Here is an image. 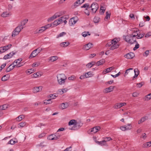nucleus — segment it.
Segmentation results:
<instances>
[{
	"label": "nucleus",
	"mask_w": 151,
	"mask_h": 151,
	"mask_svg": "<svg viewBox=\"0 0 151 151\" xmlns=\"http://www.w3.org/2000/svg\"><path fill=\"white\" fill-rule=\"evenodd\" d=\"M123 39L127 42L132 44L136 42V37H133L132 35L123 36Z\"/></svg>",
	"instance_id": "1"
},
{
	"label": "nucleus",
	"mask_w": 151,
	"mask_h": 151,
	"mask_svg": "<svg viewBox=\"0 0 151 151\" xmlns=\"http://www.w3.org/2000/svg\"><path fill=\"white\" fill-rule=\"evenodd\" d=\"M57 78L59 84L62 85L65 83L67 77L64 74H60L57 75Z\"/></svg>",
	"instance_id": "2"
},
{
	"label": "nucleus",
	"mask_w": 151,
	"mask_h": 151,
	"mask_svg": "<svg viewBox=\"0 0 151 151\" xmlns=\"http://www.w3.org/2000/svg\"><path fill=\"white\" fill-rule=\"evenodd\" d=\"M24 27H21L19 25L17 26L12 32V36L14 37L18 35L21 30Z\"/></svg>",
	"instance_id": "3"
},
{
	"label": "nucleus",
	"mask_w": 151,
	"mask_h": 151,
	"mask_svg": "<svg viewBox=\"0 0 151 151\" xmlns=\"http://www.w3.org/2000/svg\"><path fill=\"white\" fill-rule=\"evenodd\" d=\"M90 8H91V12L93 14H95L99 8L98 4L96 3H93L91 5Z\"/></svg>",
	"instance_id": "4"
},
{
	"label": "nucleus",
	"mask_w": 151,
	"mask_h": 151,
	"mask_svg": "<svg viewBox=\"0 0 151 151\" xmlns=\"http://www.w3.org/2000/svg\"><path fill=\"white\" fill-rule=\"evenodd\" d=\"M83 124L81 122H77L76 121L75 125L72 127L70 129L72 130H76L78 129L83 125Z\"/></svg>",
	"instance_id": "5"
},
{
	"label": "nucleus",
	"mask_w": 151,
	"mask_h": 151,
	"mask_svg": "<svg viewBox=\"0 0 151 151\" xmlns=\"http://www.w3.org/2000/svg\"><path fill=\"white\" fill-rule=\"evenodd\" d=\"M12 46L11 44H9L4 47H0V53H1L5 51L8 50Z\"/></svg>",
	"instance_id": "6"
},
{
	"label": "nucleus",
	"mask_w": 151,
	"mask_h": 151,
	"mask_svg": "<svg viewBox=\"0 0 151 151\" xmlns=\"http://www.w3.org/2000/svg\"><path fill=\"white\" fill-rule=\"evenodd\" d=\"M78 18L77 17H74L71 18L69 21V24L70 25L75 24L77 21Z\"/></svg>",
	"instance_id": "7"
},
{
	"label": "nucleus",
	"mask_w": 151,
	"mask_h": 151,
	"mask_svg": "<svg viewBox=\"0 0 151 151\" xmlns=\"http://www.w3.org/2000/svg\"><path fill=\"white\" fill-rule=\"evenodd\" d=\"M93 44L92 43H89L84 45L83 47L84 50H88L92 47Z\"/></svg>",
	"instance_id": "8"
},
{
	"label": "nucleus",
	"mask_w": 151,
	"mask_h": 151,
	"mask_svg": "<svg viewBox=\"0 0 151 151\" xmlns=\"http://www.w3.org/2000/svg\"><path fill=\"white\" fill-rule=\"evenodd\" d=\"M125 58L127 59H131L134 56V54L132 52H130L129 53L126 54L124 56Z\"/></svg>",
	"instance_id": "9"
},
{
	"label": "nucleus",
	"mask_w": 151,
	"mask_h": 151,
	"mask_svg": "<svg viewBox=\"0 0 151 151\" xmlns=\"http://www.w3.org/2000/svg\"><path fill=\"white\" fill-rule=\"evenodd\" d=\"M15 54V52H10L9 53L5 55L3 58V59L4 60H6L10 58Z\"/></svg>",
	"instance_id": "10"
},
{
	"label": "nucleus",
	"mask_w": 151,
	"mask_h": 151,
	"mask_svg": "<svg viewBox=\"0 0 151 151\" xmlns=\"http://www.w3.org/2000/svg\"><path fill=\"white\" fill-rule=\"evenodd\" d=\"M118 39H116V38L112 40L111 41H110L108 42L106 45V47H109L111 46V45H112L114 43H116L117 42H118Z\"/></svg>",
	"instance_id": "11"
},
{
	"label": "nucleus",
	"mask_w": 151,
	"mask_h": 151,
	"mask_svg": "<svg viewBox=\"0 0 151 151\" xmlns=\"http://www.w3.org/2000/svg\"><path fill=\"white\" fill-rule=\"evenodd\" d=\"M114 68L113 66L108 68L105 69L103 72V73L104 74H106V73H108L112 70Z\"/></svg>",
	"instance_id": "12"
},
{
	"label": "nucleus",
	"mask_w": 151,
	"mask_h": 151,
	"mask_svg": "<svg viewBox=\"0 0 151 151\" xmlns=\"http://www.w3.org/2000/svg\"><path fill=\"white\" fill-rule=\"evenodd\" d=\"M100 129V127L99 126H97L91 129V132L95 133L97 132Z\"/></svg>",
	"instance_id": "13"
},
{
	"label": "nucleus",
	"mask_w": 151,
	"mask_h": 151,
	"mask_svg": "<svg viewBox=\"0 0 151 151\" xmlns=\"http://www.w3.org/2000/svg\"><path fill=\"white\" fill-rule=\"evenodd\" d=\"M114 86H110L109 88H106L105 89V93H108L112 91L113 90Z\"/></svg>",
	"instance_id": "14"
},
{
	"label": "nucleus",
	"mask_w": 151,
	"mask_h": 151,
	"mask_svg": "<svg viewBox=\"0 0 151 151\" xmlns=\"http://www.w3.org/2000/svg\"><path fill=\"white\" fill-rule=\"evenodd\" d=\"M36 50H35L32 52L29 57V58H34L38 54V53L36 51Z\"/></svg>",
	"instance_id": "15"
},
{
	"label": "nucleus",
	"mask_w": 151,
	"mask_h": 151,
	"mask_svg": "<svg viewBox=\"0 0 151 151\" xmlns=\"http://www.w3.org/2000/svg\"><path fill=\"white\" fill-rule=\"evenodd\" d=\"M47 139L48 140H56L54 134H50L47 137Z\"/></svg>",
	"instance_id": "16"
},
{
	"label": "nucleus",
	"mask_w": 151,
	"mask_h": 151,
	"mask_svg": "<svg viewBox=\"0 0 151 151\" xmlns=\"http://www.w3.org/2000/svg\"><path fill=\"white\" fill-rule=\"evenodd\" d=\"M116 43H114L110 47L109 49L110 50H113L117 48L118 47L119 45Z\"/></svg>",
	"instance_id": "17"
},
{
	"label": "nucleus",
	"mask_w": 151,
	"mask_h": 151,
	"mask_svg": "<svg viewBox=\"0 0 151 151\" xmlns=\"http://www.w3.org/2000/svg\"><path fill=\"white\" fill-rule=\"evenodd\" d=\"M42 86L36 87L34 88L33 91L34 93H37L40 91V90L42 89Z\"/></svg>",
	"instance_id": "18"
},
{
	"label": "nucleus",
	"mask_w": 151,
	"mask_h": 151,
	"mask_svg": "<svg viewBox=\"0 0 151 151\" xmlns=\"http://www.w3.org/2000/svg\"><path fill=\"white\" fill-rule=\"evenodd\" d=\"M126 104V103H118L116 105L115 108H120L122 106H124Z\"/></svg>",
	"instance_id": "19"
},
{
	"label": "nucleus",
	"mask_w": 151,
	"mask_h": 151,
	"mask_svg": "<svg viewBox=\"0 0 151 151\" xmlns=\"http://www.w3.org/2000/svg\"><path fill=\"white\" fill-rule=\"evenodd\" d=\"M58 59V57L57 56H51L49 58V61L50 62H54L56 60H57Z\"/></svg>",
	"instance_id": "20"
},
{
	"label": "nucleus",
	"mask_w": 151,
	"mask_h": 151,
	"mask_svg": "<svg viewBox=\"0 0 151 151\" xmlns=\"http://www.w3.org/2000/svg\"><path fill=\"white\" fill-rule=\"evenodd\" d=\"M68 106V103L67 102L63 103L60 105V108L62 109H64L67 108Z\"/></svg>",
	"instance_id": "21"
},
{
	"label": "nucleus",
	"mask_w": 151,
	"mask_h": 151,
	"mask_svg": "<svg viewBox=\"0 0 151 151\" xmlns=\"http://www.w3.org/2000/svg\"><path fill=\"white\" fill-rule=\"evenodd\" d=\"M69 44L70 43L68 42H63L60 44V46L61 47H65L69 45Z\"/></svg>",
	"instance_id": "22"
},
{
	"label": "nucleus",
	"mask_w": 151,
	"mask_h": 151,
	"mask_svg": "<svg viewBox=\"0 0 151 151\" xmlns=\"http://www.w3.org/2000/svg\"><path fill=\"white\" fill-rule=\"evenodd\" d=\"M58 132L57 131L54 134L56 140L59 139L62 135L61 133H58Z\"/></svg>",
	"instance_id": "23"
},
{
	"label": "nucleus",
	"mask_w": 151,
	"mask_h": 151,
	"mask_svg": "<svg viewBox=\"0 0 151 151\" xmlns=\"http://www.w3.org/2000/svg\"><path fill=\"white\" fill-rule=\"evenodd\" d=\"M96 142L99 145H101V146L106 145V141H104V140H103L100 142L96 141Z\"/></svg>",
	"instance_id": "24"
},
{
	"label": "nucleus",
	"mask_w": 151,
	"mask_h": 151,
	"mask_svg": "<svg viewBox=\"0 0 151 151\" xmlns=\"http://www.w3.org/2000/svg\"><path fill=\"white\" fill-rule=\"evenodd\" d=\"M105 62L104 59H102L98 61L96 63V65H100L103 64Z\"/></svg>",
	"instance_id": "25"
},
{
	"label": "nucleus",
	"mask_w": 151,
	"mask_h": 151,
	"mask_svg": "<svg viewBox=\"0 0 151 151\" xmlns=\"http://www.w3.org/2000/svg\"><path fill=\"white\" fill-rule=\"evenodd\" d=\"M8 105L7 104H4L3 105L0 106V110H4L8 108Z\"/></svg>",
	"instance_id": "26"
},
{
	"label": "nucleus",
	"mask_w": 151,
	"mask_h": 151,
	"mask_svg": "<svg viewBox=\"0 0 151 151\" xmlns=\"http://www.w3.org/2000/svg\"><path fill=\"white\" fill-rule=\"evenodd\" d=\"M133 31L134 32H133L131 35L133 37H136L138 34L137 32L139 31V30L137 29H135Z\"/></svg>",
	"instance_id": "27"
},
{
	"label": "nucleus",
	"mask_w": 151,
	"mask_h": 151,
	"mask_svg": "<svg viewBox=\"0 0 151 151\" xmlns=\"http://www.w3.org/2000/svg\"><path fill=\"white\" fill-rule=\"evenodd\" d=\"M9 15V13L6 12H4L1 14V16L3 17H8Z\"/></svg>",
	"instance_id": "28"
},
{
	"label": "nucleus",
	"mask_w": 151,
	"mask_h": 151,
	"mask_svg": "<svg viewBox=\"0 0 151 151\" xmlns=\"http://www.w3.org/2000/svg\"><path fill=\"white\" fill-rule=\"evenodd\" d=\"M28 21V19H25L24 20L22 21L21 23V24L19 26L21 27H24L23 26L25 25L26 23H27Z\"/></svg>",
	"instance_id": "29"
},
{
	"label": "nucleus",
	"mask_w": 151,
	"mask_h": 151,
	"mask_svg": "<svg viewBox=\"0 0 151 151\" xmlns=\"http://www.w3.org/2000/svg\"><path fill=\"white\" fill-rule=\"evenodd\" d=\"M9 75L8 74L5 75L1 78V80L2 81H7L9 78Z\"/></svg>",
	"instance_id": "30"
},
{
	"label": "nucleus",
	"mask_w": 151,
	"mask_h": 151,
	"mask_svg": "<svg viewBox=\"0 0 151 151\" xmlns=\"http://www.w3.org/2000/svg\"><path fill=\"white\" fill-rule=\"evenodd\" d=\"M76 121V120L72 119L68 123L69 125H73L74 126Z\"/></svg>",
	"instance_id": "31"
},
{
	"label": "nucleus",
	"mask_w": 151,
	"mask_h": 151,
	"mask_svg": "<svg viewBox=\"0 0 151 151\" xmlns=\"http://www.w3.org/2000/svg\"><path fill=\"white\" fill-rule=\"evenodd\" d=\"M24 118L23 115H21L16 118V120L17 121H20Z\"/></svg>",
	"instance_id": "32"
},
{
	"label": "nucleus",
	"mask_w": 151,
	"mask_h": 151,
	"mask_svg": "<svg viewBox=\"0 0 151 151\" xmlns=\"http://www.w3.org/2000/svg\"><path fill=\"white\" fill-rule=\"evenodd\" d=\"M66 34V33L65 32H62L57 35L56 38H58L60 37H62L64 35H65Z\"/></svg>",
	"instance_id": "33"
},
{
	"label": "nucleus",
	"mask_w": 151,
	"mask_h": 151,
	"mask_svg": "<svg viewBox=\"0 0 151 151\" xmlns=\"http://www.w3.org/2000/svg\"><path fill=\"white\" fill-rule=\"evenodd\" d=\"M151 99V93H150L145 96L144 99L148 101Z\"/></svg>",
	"instance_id": "34"
},
{
	"label": "nucleus",
	"mask_w": 151,
	"mask_h": 151,
	"mask_svg": "<svg viewBox=\"0 0 151 151\" xmlns=\"http://www.w3.org/2000/svg\"><path fill=\"white\" fill-rule=\"evenodd\" d=\"M56 18L57 17L55 16V15H54L52 17L49 18L47 21L48 22H51Z\"/></svg>",
	"instance_id": "35"
},
{
	"label": "nucleus",
	"mask_w": 151,
	"mask_h": 151,
	"mask_svg": "<svg viewBox=\"0 0 151 151\" xmlns=\"http://www.w3.org/2000/svg\"><path fill=\"white\" fill-rule=\"evenodd\" d=\"M45 30V29L44 27H42L39 29L37 30L36 32L37 33H40L42 32Z\"/></svg>",
	"instance_id": "36"
},
{
	"label": "nucleus",
	"mask_w": 151,
	"mask_h": 151,
	"mask_svg": "<svg viewBox=\"0 0 151 151\" xmlns=\"http://www.w3.org/2000/svg\"><path fill=\"white\" fill-rule=\"evenodd\" d=\"M85 75L86 76V78L91 77L93 76V74L91 73V72H89L86 73Z\"/></svg>",
	"instance_id": "37"
},
{
	"label": "nucleus",
	"mask_w": 151,
	"mask_h": 151,
	"mask_svg": "<svg viewBox=\"0 0 151 151\" xmlns=\"http://www.w3.org/2000/svg\"><path fill=\"white\" fill-rule=\"evenodd\" d=\"M103 139H104V140L106 141V143L107 142H108L110 141V140H112V138L110 137H104L103 138Z\"/></svg>",
	"instance_id": "38"
},
{
	"label": "nucleus",
	"mask_w": 151,
	"mask_h": 151,
	"mask_svg": "<svg viewBox=\"0 0 151 151\" xmlns=\"http://www.w3.org/2000/svg\"><path fill=\"white\" fill-rule=\"evenodd\" d=\"M93 20L95 23H97L99 21L100 18L99 17H95L94 18Z\"/></svg>",
	"instance_id": "39"
},
{
	"label": "nucleus",
	"mask_w": 151,
	"mask_h": 151,
	"mask_svg": "<svg viewBox=\"0 0 151 151\" xmlns=\"http://www.w3.org/2000/svg\"><path fill=\"white\" fill-rule=\"evenodd\" d=\"M12 69L11 65H10L6 69V71L7 73L9 72L11 70H12Z\"/></svg>",
	"instance_id": "40"
},
{
	"label": "nucleus",
	"mask_w": 151,
	"mask_h": 151,
	"mask_svg": "<svg viewBox=\"0 0 151 151\" xmlns=\"http://www.w3.org/2000/svg\"><path fill=\"white\" fill-rule=\"evenodd\" d=\"M66 18V17L65 16H63L59 18L58 19V20L60 22V23H61L63 22V19H65Z\"/></svg>",
	"instance_id": "41"
},
{
	"label": "nucleus",
	"mask_w": 151,
	"mask_h": 151,
	"mask_svg": "<svg viewBox=\"0 0 151 151\" xmlns=\"http://www.w3.org/2000/svg\"><path fill=\"white\" fill-rule=\"evenodd\" d=\"M22 60V58H19L17 59H16L14 61V63H15L16 64H18L21 62Z\"/></svg>",
	"instance_id": "42"
},
{
	"label": "nucleus",
	"mask_w": 151,
	"mask_h": 151,
	"mask_svg": "<svg viewBox=\"0 0 151 151\" xmlns=\"http://www.w3.org/2000/svg\"><path fill=\"white\" fill-rule=\"evenodd\" d=\"M120 129L122 131H125L126 130H129V128H127V129H126V127L125 126V125H124V126H121L120 127Z\"/></svg>",
	"instance_id": "43"
},
{
	"label": "nucleus",
	"mask_w": 151,
	"mask_h": 151,
	"mask_svg": "<svg viewBox=\"0 0 151 151\" xmlns=\"http://www.w3.org/2000/svg\"><path fill=\"white\" fill-rule=\"evenodd\" d=\"M51 99H49L44 100V103L46 104H51L52 103V102L50 101Z\"/></svg>",
	"instance_id": "44"
},
{
	"label": "nucleus",
	"mask_w": 151,
	"mask_h": 151,
	"mask_svg": "<svg viewBox=\"0 0 151 151\" xmlns=\"http://www.w3.org/2000/svg\"><path fill=\"white\" fill-rule=\"evenodd\" d=\"M90 7L89 4L88 3L85 4L81 7V8H86V9L87 8V9L88 8H90Z\"/></svg>",
	"instance_id": "45"
},
{
	"label": "nucleus",
	"mask_w": 151,
	"mask_h": 151,
	"mask_svg": "<svg viewBox=\"0 0 151 151\" xmlns=\"http://www.w3.org/2000/svg\"><path fill=\"white\" fill-rule=\"evenodd\" d=\"M148 119V117L147 116H145L142 117L140 119L142 122H144L145 120H147Z\"/></svg>",
	"instance_id": "46"
},
{
	"label": "nucleus",
	"mask_w": 151,
	"mask_h": 151,
	"mask_svg": "<svg viewBox=\"0 0 151 151\" xmlns=\"http://www.w3.org/2000/svg\"><path fill=\"white\" fill-rule=\"evenodd\" d=\"M136 42V44L135 45V47L133 49V50L134 51L136 50L137 49H138L139 47V45L138 43L136 41V42Z\"/></svg>",
	"instance_id": "47"
},
{
	"label": "nucleus",
	"mask_w": 151,
	"mask_h": 151,
	"mask_svg": "<svg viewBox=\"0 0 151 151\" xmlns=\"http://www.w3.org/2000/svg\"><path fill=\"white\" fill-rule=\"evenodd\" d=\"M106 16L105 17V19H109L110 17L111 14L109 13L108 12H106Z\"/></svg>",
	"instance_id": "48"
},
{
	"label": "nucleus",
	"mask_w": 151,
	"mask_h": 151,
	"mask_svg": "<svg viewBox=\"0 0 151 151\" xmlns=\"http://www.w3.org/2000/svg\"><path fill=\"white\" fill-rule=\"evenodd\" d=\"M144 35L145 34H140L139 35L138 34V35H137V36L136 37V39L137 38L138 39H141L144 37Z\"/></svg>",
	"instance_id": "49"
},
{
	"label": "nucleus",
	"mask_w": 151,
	"mask_h": 151,
	"mask_svg": "<svg viewBox=\"0 0 151 151\" xmlns=\"http://www.w3.org/2000/svg\"><path fill=\"white\" fill-rule=\"evenodd\" d=\"M82 36L83 37H85L87 36L88 35H90V34H89V32H84L82 33Z\"/></svg>",
	"instance_id": "50"
},
{
	"label": "nucleus",
	"mask_w": 151,
	"mask_h": 151,
	"mask_svg": "<svg viewBox=\"0 0 151 151\" xmlns=\"http://www.w3.org/2000/svg\"><path fill=\"white\" fill-rule=\"evenodd\" d=\"M52 26V24H47L46 25H45V26H43V27H44V28L45 30L46 29L49 28L50 27H51Z\"/></svg>",
	"instance_id": "51"
},
{
	"label": "nucleus",
	"mask_w": 151,
	"mask_h": 151,
	"mask_svg": "<svg viewBox=\"0 0 151 151\" xmlns=\"http://www.w3.org/2000/svg\"><path fill=\"white\" fill-rule=\"evenodd\" d=\"M57 96L58 95L56 93H54L50 95V98H52V99H55Z\"/></svg>",
	"instance_id": "52"
},
{
	"label": "nucleus",
	"mask_w": 151,
	"mask_h": 151,
	"mask_svg": "<svg viewBox=\"0 0 151 151\" xmlns=\"http://www.w3.org/2000/svg\"><path fill=\"white\" fill-rule=\"evenodd\" d=\"M26 125V123L25 122H22L19 124L20 127H23Z\"/></svg>",
	"instance_id": "53"
},
{
	"label": "nucleus",
	"mask_w": 151,
	"mask_h": 151,
	"mask_svg": "<svg viewBox=\"0 0 151 151\" xmlns=\"http://www.w3.org/2000/svg\"><path fill=\"white\" fill-rule=\"evenodd\" d=\"M125 126L126 127V129L129 128V130H130L132 128V126L130 124H128L127 125H125Z\"/></svg>",
	"instance_id": "54"
},
{
	"label": "nucleus",
	"mask_w": 151,
	"mask_h": 151,
	"mask_svg": "<svg viewBox=\"0 0 151 151\" xmlns=\"http://www.w3.org/2000/svg\"><path fill=\"white\" fill-rule=\"evenodd\" d=\"M149 53V50H147L145 52V53L143 54V55L145 57H147Z\"/></svg>",
	"instance_id": "55"
},
{
	"label": "nucleus",
	"mask_w": 151,
	"mask_h": 151,
	"mask_svg": "<svg viewBox=\"0 0 151 151\" xmlns=\"http://www.w3.org/2000/svg\"><path fill=\"white\" fill-rule=\"evenodd\" d=\"M51 24H52V26L53 25L55 26H56L59 24V23H58L57 20H55L53 23H52Z\"/></svg>",
	"instance_id": "56"
},
{
	"label": "nucleus",
	"mask_w": 151,
	"mask_h": 151,
	"mask_svg": "<svg viewBox=\"0 0 151 151\" xmlns=\"http://www.w3.org/2000/svg\"><path fill=\"white\" fill-rule=\"evenodd\" d=\"M147 136H146V134L145 133H143L141 136L140 137L141 138L143 139H145L147 138Z\"/></svg>",
	"instance_id": "57"
},
{
	"label": "nucleus",
	"mask_w": 151,
	"mask_h": 151,
	"mask_svg": "<svg viewBox=\"0 0 151 151\" xmlns=\"http://www.w3.org/2000/svg\"><path fill=\"white\" fill-rule=\"evenodd\" d=\"M15 141H13L12 139H11L8 142V144L13 145L15 144Z\"/></svg>",
	"instance_id": "58"
},
{
	"label": "nucleus",
	"mask_w": 151,
	"mask_h": 151,
	"mask_svg": "<svg viewBox=\"0 0 151 151\" xmlns=\"http://www.w3.org/2000/svg\"><path fill=\"white\" fill-rule=\"evenodd\" d=\"M40 65V63L38 62L35 63L32 65V66L33 67H36Z\"/></svg>",
	"instance_id": "59"
},
{
	"label": "nucleus",
	"mask_w": 151,
	"mask_h": 151,
	"mask_svg": "<svg viewBox=\"0 0 151 151\" xmlns=\"http://www.w3.org/2000/svg\"><path fill=\"white\" fill-rule=\"evenodd\" d=\"M145 25V21L144 20H143V21L141 22L139 24V26L141 27H143L144 25Z\"/></svg>",
	"instance_id": "60"
},
{
	"label": "nucleus",
	"mask_w": 151,
	"mask_h": 151,
	"mask_svg": "<svg viewBox=\"0 0 151 151\" xmlns=\"http://www.w3.org/2000/svg\"><path fill=\"white\" fill-rule=\"evenodd\" d=\"M24 63L23 62H20L19 63L17 64V67H19L24 65Z\"/></svg>",
	"instance_id": "61"
},
{
	"label": "nucleus",
	"mask_w": 151,
	"mask_h": 151,
	"mask_svg": "<svg viewBox=\"0 0 151 151\" xmlns=\"http://www.w3.org/2000/svg\"><path fill=\"white\" fill-rule=\"evenodd\" d=\"M35 50H36V51L37 52L38 54L41 51H42V49L40 48V47H38V48Z\"/></svg>",
	"instance_id": "62"
},
{
	"label": "nucleus",
	"mask_w": 151,
	"mask_h": 151,
	"mask_svg": "<svg viewBox=\"0 0 151 151\" xmlns=\"http://www.w3.org/2000/svg\"><path fill=\"white\" fill-rule=\"evenodd\" d=\"M151 36V32H149L147 33L145 35V37L146 38H148Z\"/></svg>",
	"instance_id": "63"
},
{
	"label": "nucleus",
	"mask_w": 151,
	"mask_h": 151,
	"mask_svg": "<svg viewBox=\"0 0 151 151\" xmlns=\"http://www.w3.org/2000/svg\"><path fill=\"white\" fill-rule=\"evenodd\" d=\"M39 77V73L38 72L36 73L33 74V77L37 78Z\"/></svg>",
	"instance_id": "64"
}]
</instances>
